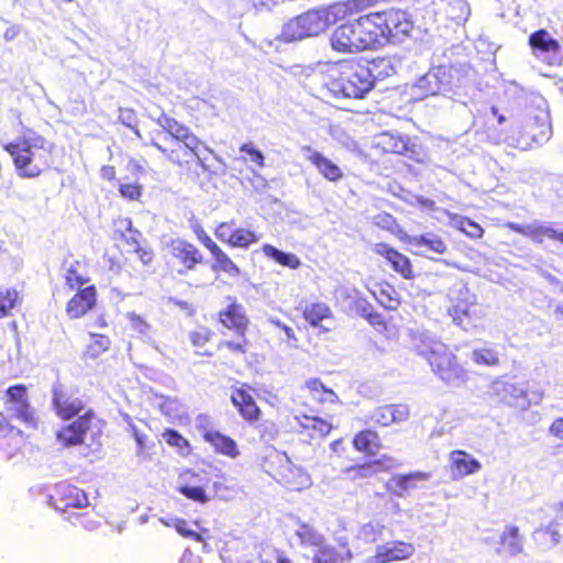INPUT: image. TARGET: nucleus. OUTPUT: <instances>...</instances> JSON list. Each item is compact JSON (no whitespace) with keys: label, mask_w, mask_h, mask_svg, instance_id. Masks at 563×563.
<instances>
[{"label":"nucleus","mask_w":563,"mask_h":563,"mask_svg":"<svg viewBox=\"0 0 563 563\" xmlns=\"http://www.w3.org/2000/svg\"><path fill=\"white\" fill-rule=\"evenodd\" d=\"M500 545L511 555L523 550V540L517 526H507L500 536Z\"/></svg>","instance_id":"a19ab883"},{"label":"nucleus","mask_w":563,"mask_h":563,"mask_svg":"<svg viewBox=\"0 0 563 563\" xmlns=\"http://www.w3.org/2000/svg\"><path fill=\"white\" fill-rule=\"evenodd\" d=\"M240 152L246 153L250 156V159L257 166H264V155L262 152L253 146L252 143H245L240 146Z\"/></svg>","instance_id":"680f3d73"},{"label":"nucleus","mask_w":563,"mask_h":563,"mask_svg":"<svg viewBox=\"0 0 563 563\" xmlns=\"http://www.w3.org/2000/svg\"><path fill=\"white\" fill-rule=\"evenodd\" d=\"M522 233L537 244H542L545 240H558V230L545 225H530Z\"/></svg>","instance_id":"8fccbe9b"},{"label":"nucleus","mask_w":563,"mask_h":563,"mask_svg":"<svg viewBox=\"0 0 563 563\" xmlns=\"http://www.w3.org/2000/svg\"><path fill=\"white\" fill-rule=\"evenodd\" d=\"M342 552H338L331 545H324L316 550L311 559V563H343L353 559V553L347 542L342 543Z\"/></svg>","instance_id":"473e14b6"},{"label":"nucleus","mask_w":563,"mask_h":563,"mask_svg":"<svg viewBox=\"0 0 563 563\" xmlns=\"http://www.w3.org/2000/svg\"><path fill=\"white\" fill-rule=\"evenodd\" d=\"M374 146L385 154L401 155L416 162L420 161L418 145L405 134L382 132L376 136Z\"/></svg>","instance_id":"2eb2a0df"},{"label":"nucleus","mask_w":563,"mask_h":563,"mask_svg":"<svg viewBox=\"0 0 563 563\" xmlns=\"http://www.w3.org/2000/svg\"><path fill=\"white\" fill-rule=\"evenodd\" d=\"M330 450H331L332 454L338 459H343V460L350 459L349 457V453H350L349 449L344 444V440L341 438L331 442Z\"/></svg>","instance_id":"0e129e2a"},{"label":"nucleus","mask_w":563,"mask_h":563,"mask_svg":"<svg viewBox=\"0 0 563 563\" xmlns=\"http://www.w3.org/2000/svg\"><path fill=\"white\" fill-rule=\"evenodd\" d=\"M378 289L373 291L377 302L387 310H397L401 305V297L396 288L388 282H382Z\"/></svg>","instance_id":"f704fd0d"},{"label":"nucleus","mask_w":563,"mask_h":563,"mask_svg":"<svg viewBox=\"0 0 563 563\" xmlns=\"http://www.w3.org/2000/svg\"><path fill=\"white\" fill-rule=\"evenodd\" d=\"M151 145L161 152L172 164L183 168H189L191 164L200 161L198 151L203 145V142L197 136L188 140L172 141L170 147L155 140L151 141Z\"/></svg>","instance_id":"9d476101"},{"label":"nucleus","mask_w":563,"mask_h":563,"mask_svg":"<svg viewBox=\"0 0 563 563\" xmlns=\"http://www.w3.org/2000/svg\"><path fill=\"white\" fill-rule=\"evenodd\" d=\"M297 537L302 547L316 548V550H319L327 545L324 537L307 525L300 527L297 532Z\"/></svg>","instance_id":"de8ad7c7"},{"label":"nucleus","mask_w":563,"mask_h":563,"mask_svg":"<svg viewBox=\"0 0 563 563\" xmlns=\"http://www.w3.org/2000/svg\"><path fill=\"white\" fill-rule=\"evenodd\" d=\"M273 323L279 328L286 335L287 344L291 347H298V338L292 328L289 325L282 323L280 321H273Z\"/></svg>","instance_id":"338daca9"},{"label":"nucleus","mask_w":563,"mask_h":563,"mask_svg":"<svg viewBox=\"0 0 563 563\" xmlns=\"http://www.w3.org/2000/svg\"><path fill=\"white\" fill-rule=\"evenodd\" d=\"M373 252L382 257L388 267L401 278L412 280L416 273L411 260L387 242H378L373 246Z\"/></svg>","instance_id":"f3484780"},{"label":"nucleus","mask_w":563,"mask_h":563,"mask_svg":"<svg viewBox=\"0 0 563 563\" xmlns=\"http://www.w3.org/2000/svg\"><path fill=\"white\" fill-rule=\"evenodd\" d=\"M302 317L311 327L318 328L322 321L332 318V311L325 302L316 301L305 306Z\"/></svg>","instance_id":"ea45409f"},{"label":"nucleus","mask_w":563,"mask_h":563,"mask_svg":"<svg viewBox=\"0 0 563 563\" xmlns=\"http://www.w3.org/2000/svg\"><path fill=\"white\" fill-rule=\"evenodd\" d=\"M472 361L476 365L495 367L500 364L498 351L493 346H482L474 349L472 352Z\"/></svg>","instance_id":"49530a36"},{"label":"nucleus","mask_w":563,"mask_h":563,"mask_svg":"<svg viewBox=\"0 0 563 563\" xmlns=\"http://www.w3.org/2000/svg\"><path fill=\"white\" fill-rule=\"evenodd\" d=\"M338 24L329 37L332 51L347 55L371 51L360 13Z\"/></svg>","instance_id":"6e6552de"},{"label":"nucleus","mask_w":563,"mask_h":563,"mask_svg":"<svg viewBox=\"0 0 563 563\" xmlns=\"http://www.w3.org/2000/svg\"><path fill=\"white\" fill-rule=\"evenodd\" d=\"M122 198L128 201H140L144 187L140 183H123L118 188Z\"/></svg>","instance_id":"6e6d98bb"},{"label":"nucleus","mask_w":563,"mask_h":563,"mask_svg":"<svg viewBox=\"0 0 563 563\" xmlns=\"http://www.w3.org/2000/svg\"><path fill=\"white\" fill-rule=\"evenodd\" d=\"M386 44L400 42L407 37L413 29L409 14L396 8L379 10Z\"/></svg>","instance_id":"dca6fc26"},{"label":"nucleus","mask_w":563,"mask_h":563,"mask_svg":"<svg viewBox=\"0 0 563 563\" xmlns=\"http://www.w3.org/2000/svg\"><path fill=\"white\" fill-rule=\"evenodd\" d=\"M415 551L416 548L410 542L401 540L389 541L376 548L374 555L368 559V563L407 561L412 558Z\"/></svg>","instance_id":"4be33fe9"},{"label":"nucleus","mask_w":563,"mask_h":563,"mask_svg":"<svg viewBox=\"0 0 563 563\" xmlns=\"http://www.w3.org/2000/svg\"><path fill=\"white\" fill-rule=\"evenodd\" d=\"M324 88L334 98L362 99L375 86V77L361 60H342L325 76Z\"/></svg>","instance_id":"7ed1b4c3"},{"label":"nucleus","mask_w":563,"mask_h":563,"mask_svg":"<svg viewBox=\"0 0 563 563\" xmlns=\"http://www.w3.org/2000/svg\"><path fill=\"white\" fill-rule=\"evenodd\" d=\"M76 292L66 302L65 311L69 319H80L93 310L98 302V290L93 284L75 289Z\"/></svg>","instance_id":"412c9836"},{"label":"nucleus","mask_w":563,"mask_h":563,"mask_svg":"<svg viewBox=\"0 0 563 563\" xmlns=\"http://www.w3.org/2000/svg\"><path fill=\"white\" fill-rule=\"evenodd\" d=\"M364 31L371 51L378 49L386 45L384 35V27L379 11H372L366 14H361Z\"/></svg>","instance_id":"393cba45"},{"label":"nucleus","mask_w":563,"mask_h":563,"mask_svg":"<svg viewBox=\"0 0 563 563\" xmlns=\"http://www.w3.org/2000/svg\"><path fill=\"white\" fill-rule=\"evenodd\" d=\"M65 286L69 290H75L90 285V278L80 261H74L65 271Z\"/></svg>","instance_id":"c9c22d12"},{"label":"nucleus","mask_w":563,"mask_h":563,"mask_svg":"<svg viewBox=\"0 0 563 563\" xmlns=\"http://www.w3.org/2000/svg\"><path fill=\"white\" fill-rule=\"evenodd\" d=\"M411 243L417 247H424L437 254L442 255L446 252V244L443 239L432 233L415 236L412 238Z\"/></svg>","instance_id":"a18cd8bd"},{"label":"nucleus","mask_w":563,"mask_h":563,"mask_svg":"<svg viewBox=\"0 0 563 563\" xmlns=\"http://www.w3.org/2000/svg\"><path fill=\"white\" fill-rule=\"evenodd\" d=\"M172 527L184 538L190 539L195 542L203 541V536L200 532L191 529L189 522L186 519H173Z\"/></svg>","instance_id":"864d4df0"},{"label":"nucleus","mask_w":563,"mask_h":563,"mask_svg":"<svg viewBox=\"0 0 563 563\" xmlns=\"http://www.w3.org/2000/svg\"><path fill=\"white\" fill-rule=\"evenodd\" d=\"M496 394L503 395L505 400L507 399V395H509L512 398H517L523 395L522 390L519 389L516 386V384L512 383H496Z\"/></svg>","instance_id":"e2e57ef3"},{"label":"nucleus","mask_w":563,"mask_h":563,"mask_svg":"<svg viewBox=\"0 0 563 563\" xmlns=\"http://www.w3.org/2000/svg\"><path fill=\"white\" fill-rule=\"evenodd\" d=\"M368 324L374 328V330L380 334H384L387 338H390L397 333V328L393 323L391 319L385 318L382 313L374 310L368 318L366 319Z\"/></svg>","instance_id":"09e8293b"},{"label":"nucleus","mask_w":563,"mask_h":563,"mask_svg":"<svg viewBox=\"0 0 563 563\" xmlns=\"http://www.w3.org/2000/svg\"><path fill=\"white\" fill-rule=\"evenodd\" d=\"M399 463L390 455L384 454L378 459L369 460L361 464H353L343 470L346 475H351L352 478H364L369 474L371 468L376 471L388 472L397 467Z\"/></svg>","instance_id":"a878e982"},{"label":"nucleus","mask_w":563,"mask_h":563,"mask_svg":"<svg viewBox=\"0 0 563 563\" xmlns=\"http://www.w3.org/2000/svg\"><path fill=\"white\" fill-rule=\"evenodd\" d=\"M178 492L187 499L199 504H206L210 500L206 490L201 486L181 485L178 487Z\"/></svg>","instance_id":"5fc2aeb1"},{"label":"nucleus","mask_w":563,"mask_h":563,"mask_svg":"<svg viewBox=\"0 0 563 563\" xmlns=\"http://www.w3.org/2000/svg\"><path fill=\"white\" fill-rule=\"evenodd\" d=\"M3 150L11 156L16 174L21 178H37L48 168L47 159L35 164L36 151L52 153L45 137L27 129L26 134L3 145Z\"/></svg>","instance_id":"20e7f679"},{"label":"nucleus","mask_w":563,"mask_h":563,"mask_svg":"<svg viewBox=\"0 0 563 563\" xmlns=\"http://www.w3.org/2000/svg\"><path fill=\"white\" fill-rule=\"evenodd\" d=\"M162 438L168 446L174 448L183 456H188L192 452L189 440L175 429H165Z\"/></svg>","instance_id":"37998d69"},{"label":"nucleus","mask_w":563,"mask_h":563,"mask_svg":"<svg viewBox=\"0 0 563 563\" xmlns=\"http://www.w3.org/2000/svg\"><path fill=\"white\" fill-rule=\"evenodd\" d=\"M421 355L427 360L432 372L445 384L467 379V372L459 362L457 356L442 342L433 341L429 343L421 351Z\"/></svg>","instance_id":"0eeeda50"},{"label":"nucleus","mask_w":563,"mask_h":563,"mask_svg":"<svg viewBox=\"0 0 563 563\" xmlns=\"http://www.w3.org/2000/svg\"><path fill=\"white\" fill-rule=\"evenodd\" d=\"M22 295L15 288H7L0 291V319L10 317L22 303Z\"/></svg>","instance_id":"79ce46f5"},{"label":"nucleus","mask_w":563,"mask_h":563,"mask_svg":"<svg viewBox=\"0 0 563 563\" xmlns=\"http://www.w3.org/2000/svg\"><path fill=\"white\" fill-rule=\"evenodd\" d=\"M228 305L219 310V323L233 331L234 334H246L250 328V318L243 305L234 296L227 297Z\"/></svg>","instance_id":"6ab92c4d"},{"label":"nucleus","mask_w":563,"mask_h":563,"mask_svg":"<svg viewBox=\"0 0 563 563\" xmlns=\"http://www.w3.org/2000/svg\"><path fill=\"white\" fill-rule=\"evenodd\" d=\"M213 258L211 269L213 272H222L230 276L240 275L239 266L232 261V258L218 245H213L208 250Z\"/></svg>","instance_id":"4c0bfd02"},{"label":"nucleus","mask_w":563,"mask_h":563,"mask_svg":"<svg viewBox=\"0 0 563 563\" xmlns=\"http://www.w3.org/2000/svg\"><path fill=\"white\" fill-rule=\"evenodd\" d=\"M429 474L424 472H412L409 474H397L390 477L388 490L398 497H404L409 490L416 488V482L427 481Z\"/></svg>","instance_id":"c85d7f7f"},{"label":"nucleus","mask_w":563,"mask_h":563,"mask_svg":"<svg viewBox=\"0 0 563 563\" xmlns=\"http://www.w3.org/2000/svg\"><path fill=\"white\" fill-rule=\"evenodd\" d=\"M262 468L290 492H300L311 484L307 472L294 465L285 452L275 449L263 457Z\"/></svg>","instance_id":"423d86ee"},{"label":"nucleus","mask_w":563,"mask_h":563,"mask_svg":"<svg viewBox=\"0 0 563 563\" xmlns=\"http://www.w3.org/2000/svg\"><path fill=\"white\" fill-rule=\"evenodd\" d=\"M234 220L220 222L214 228L216 238L232 249H249L258 242L260 236L252 230L235 228Z\"/></svg>","instance_id":"a211bd4d"},{"label":"nucleus","mask_w":563,"mask_h":563,"mask_svg":"<svg viewBox=\"0 0 563 563\" xmlns=\"http://www.w3.org/2000/svg\"><path fill=\"white\" fill-rule=\"evenodd\" d=\"M252 387L242 383L231 389L230 400L240 417L250 424L260 422L262 410L251 394Z\"/></svg>","instance_id":"aec40b11"},{"label":"nucleus","mask_w":563,"mask_h":563,"mask_svg":"<svg viewBox=\"0 0 563 563\" xmlns=\"http://www.w3.org/2000/svg\"><path fill=\"white\" fill-rule=\"evenodd\" d=\"M300 433L310 439H324L328 437L333 426L330 421L318 416L300 415L296 417Z\"/></svg>","instance_id":"cd10ccee"},{"label":"nucleus","mask_w":563,"mask_h":563,"mask_svg":"<svg viewBox=\"0 0 563 563\" xmlns=\"http://www.w3.org/2000/svg\"><path fill=\"white\" fill-rule=\"evenodd\" d=\"M533 540L542 550H550L556 547L561 541L558 525L551 522L537 528L533 532Z\"/></svg>","instance_id":"58836bf2"},{"label":"nucleus","mask_w":563,"mask_h":563,"mask_svg":"<svg viewBox=\"0 0 563 563\" xmlns=\"http://www.w3.org/2000/svg\"><path fill=\"white\" fill-rule=\"evenodd\" d=\"M262 251L267 257L274 260L277 264L284 267L296 269L301 264L300 260L295 254L284 253L271 244H264L262 246Z\"/></svg>","instance_id":"c03bdc74"},{"label":"nucleus","mask_w":563,"mask_h":563,"mask_svg":"<svg viewBox=\"0 0 563 563\" xmlns=\"http://www.w3.org/2000/svg\"><path fill=\"white\" fill-rule=\"evenodd\" d=\"M196 427L205 442L210 444L217 454L236 459L240 455L238 443L231 437L212 428L213 423L208 415H199Z\"/></svg>","instance_id":"f8f14e48"},{"label":"nucleus","mask_w":563,"mask_h":563,"mask_svg":"<svg viewBox=\"0 0 563 563\" xmlns=\"http://www.w3.org/2000/svg\"><path fill=\"white\" fill-rule=\"evenodd\" d=\"M448 314L455 325L464 331L479 328L485 319L484 310L477 301L476 295L467 288L457 290L450 298Z\"/></svg>","instance_id":"1a4fd4ad"},{"label":"nucleus","mask_w":563,"mask_h":563,"mask_svg":"<svg viewBox=\"0 0 563 563\" xmlns=\"http://www.w3.org/2000/svg\"><path fill=\"white\" fill-rule=\"evenodd\" d=\"M48 503L55 510L63 512L70 509H86L81 512H71L68 520L85 529H93L98 526L93 509H89L90 504L86 492L73 484H56L48 496Z\"/></svg>","instance_id":"39448f33"},{"label":"nucleus","mask_w":563,"mask_h":563,"mask_svg":"<svg viewBox=\"0 0 563 563\" xmlns=\"http://www.w3.org/2000/svg\"><path fill=\"white\" fill-rule=\"evenodd\" d=\"M350 310L366 320L375 309L365 297L357 296L351 301Z\"/></svg>","instance_id":"4d7b16f0"},{"label":"nucleus","mask_w":563,"mask_h":563,"mask_svg":"<svg viewBox=\"0 0 563 563\" xmlns=\"http://www.w3.org/2000/svg\"><path fill=\"white\" fill-rule=\"evenodd\" d=\"M461 230L473 239H479L484 234V229L478 223L470 219H464L461 221Z\"/></svg>","instance_id":"052dcab7"},{"label":"nucleus","mask_w":563,"mask_h":563,"mask_svg":"<svg viewBox=\"0 0 563 563\" xmlns=\"http://www.w3.org/2000/svg\"><path fill=\"white\" fill-rule=\"evenodd\" d=\"M194 233L197 240L207 249L210 250L217 243L211 239V236L207 233V231L200 225L197 224L194 227Z\"/></svg>","instance_id":"69168bd1"},{"label":"nucleus","mask_w":563,"mask_h":563,"mask_svg":"<svg viewBox=\"0 0 563 563\" xmlns=\"http://www.w3.org/2000/svg\"><path fill=\"white\" fill-rule=\"evenodd\" d=\"M214 332L208 327H198L189 332V342L195 349V353L200 356L213 357L214 349L212 347V340Z\"/></svg>","instance_id":"c756f323"},{"label":"nucleus","mask_w":563,"mask_h":563,"mask_svg":"<svg viewBox=\"0 0 563 563\" xmlns=\"http://www.w3.org/2000/svg\"><path fill=\"white\" fill-rule=\"evenodd\" d=\"M450 471L454 478H463L481 471L482 464L466 451L453 450L449 456Z\"/></svg>","instance_id":"b1692460"},{"label":"nucleus","mask_w":563,"mask_h":563,"mask_svg":"<svg viewBox=\"0 0 563 563\" xmlns=\"http://www.w3.org/2000/svg\"><path fill=\"white\" fill-rule=\"evenodd\" d=\"M353 449L367 457L376 456L383 449L382 439L375 430L363 429L357 431L352 440Z\"/></svg>","instance_id":"bb28decb"},{"label":"nucleus","mask_w":563,"mask_h":563,"mask_svg":"<svg viewBox=\"0 0 563 563\" xmlns=\"http://www.w3.org/2000/svg\"><path fill=\"white\" fill-rule=\"evenodd\" d=\"M156 122L167 134H169L172 141H181L188 140L190 137H197V135L190 130L189 126L166 113H162L157 118Z\"/></svg>","instance_id":"2f4dec72"},{"label":"nucleus","mask_w":563,"mask_h":563,"mask_svg":"<svg viewBox=\"0 0 563 563\" xmlns=\"http://www.w3.org/2000/svg\"><path fill=\"white\" fill-rule=\"evenodd\" d=\"M170 265L178 274L184 275L195 271L196 267L205 262L200 250L191 242L186 240H175L169 244Z\"/></svg>","instance_id":"4468645a"},{"label":"nucleus","mask_w":563,"mask_h":563,"mask_svg":"<svg viewBox=\"0 0 563 563\" xmlns=\"http://www.w3.org/2000/svg\"><path fill=\"white\" fill-rule=\"evenodd\" d=\"M308 161L318 169L319 174L329 181L338 183L344 177L340 166L320 152H312L308 156Z\"/></svg>","instance_id":"7c9ffc66"},{"label":"nucleus","mask_w":563,"mask_h":563,"mask_svg":"<svg viewBox=\"0 0 563 563\" xmlns=\"http://www.w3.org/2000/svg\"><path fill=\"white\" fill-rule=\"evenodd\" d=\"M251 341L246 334H235L234 339L221 340L214 347V365L234 367L247 357Z\"/></svg>","instance_id":"ddd939ff"},{"label":"nucleus","mask_w":563,"mask_h":563,"mask_svg":"<svg viewBox=\"0 0 563 563\" xmlns=\"http://www.w3.org/2000/svg\"><path fill=\"white\" fill-rule=\"evenodd\" d=\"M118 121L129 128L137 137L142 136L137 128V115L133 109H120Z\"/></svg>","instance_id":"bf43d9fd"},{"label":"nucleus","mask_w":563,"mask_h":563,"mask_svg":"<svg viewBox=\"0 0 563 563\" xmlns=\"http://www.w3.org/2000/svg\"><path fill=\"white\" fill-rule=\"evenodd\" d=\"M375 219L377 225L388 231H393L395 227H397V221L390 213L382 212L377 214Z\"/></svg>","instance_id":"774afa93"},{"label":"nucleus","mask_w":563,"mask_h":563,"mask_svg":"<svg viewBox=\"0 0 563 563\" xmlns=\"http://www.w3.org/2000/svg\"><path fill=\"white\" fill-rule=\"evenodd\" d=\"M376 3V0H345L332 3L325 8L309 10L291 19L284 29L288 41H299L317 36L330 25L350 20Z\"/></svg>","instance_id":"f03ea898"},{"label":"nucleus","mask_w":563,"mask_h":563,"mask_svg":"<svg viewBox=\"0 0 563 563\" xmlns=\"http://www.w3.org/2000/svg\"><path fill=\"white\" fill-rule=\"evenodd\" d=\"M52 405L55 415L64 421L77 417L56 432V440L63 448H73L85 443L101 419L92 408L86 409V401L76 387L58 384L52 390Z\"/></svg>","instance_id":"f257e3e1"},{"label":"nucleus","mask_w":563,"mask_h":563,"mask_svg":"<svg viewBox=\"0 0 563 563\" xmlns=\"http://www.w3.org/2000/svg\"><path fill=\"white\" fill-rule=\"evenodd\" d=\"M303 397H307L318 405H340L341 399L338 394L318 377H311L305 380L301 386Z\"/></svg>","instance_id":"5701e85b"},{"label":"nucleus","mask_w":563,"mask_h":563,"mask_svg":"<svg viewBox=\"0 0 563 563\" xmlns=\"http://www.w3.org/2000/svg\"><path fill=\"white\" fill-rule=\"evenodd\" d=\"M407 416L405 408L398 405H385L376 408L371 420L378 427H388L401 421Z\"/></svg>","instance_id":"72a5a7b5"},{"label":"nucleus","mask_w":563,"mask_h":563,"mask_svg":"<svg viewBox=\"0 0 563 563\" xmlns=\"http://www.w3.org/2000/svg\"><path fill=\"white\" fill-rule=\"evenodd\" d=\"M131 433L136 442V454L144 459L150 457V450L153 448V443L151 442L147 434L141 432L136 427H131Z\"/></svg>","instance_id":"603ef678"},{"label":"nucleus","mask_w":563,"mask_h":563,"mask_svg":"<svg viewBox=\"0 0 563 563\" xmlns=\"http://www.w3.org/2000/svg\"><path fill=\"white\" fill-rule=\"evenodd\" d=\"M258 437L262 441L268 442L275 440L279 434L277 424L272 420H265L256 426Z\"/></svg>","instance_id":"13d9d810"},{"label":"nucleus","mask_w":563,"mask_h":563,"mask_svg":"<svg viewBox=\"0 0 563 563\" xmlns=\"http://www.w3.org/2000/svg\"><path fill=\"white\" fill-rule=\"evenodd\" d=\"M3 404L12 418L18 419L26 426L36 424V412L30 401L26 385L14 384L9 386L4 391Z\"/></svg>","instance_id":"9b49d317"},{"label":"nucleus","mask_w":563,"mask_h":563,"mask_svg":"<svg viewBox=\"0 0 563 563\" xmlns=\"http://www.w3.org/2000/svg\"><path fill=\"white\" fill-rule=\"evenodd\" d=\"M529 45L533 52L543 54H555L559 53L561 48L560 43L544 29L538 30L529 36Z\"/></svg>","instance_id":"e433bc0d"},{"label":"nucleus","mask_w":563,"mask_h":563,"mask_svg":"<svg viewBox=\"0 0 563 563\" xmlns=\"http://www.w3.org/2000/svg\"><path fill=\"white\" fill-rule=\"evenodd\" d=\"M91 341L86 347V355L96 358L110 349L111 340L106 334L91 333Z\"/></svg>","instance_id":"3c124183"}]
</instances>
